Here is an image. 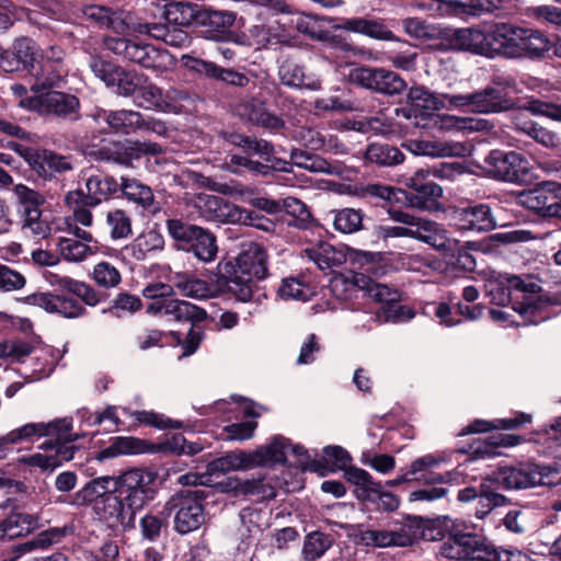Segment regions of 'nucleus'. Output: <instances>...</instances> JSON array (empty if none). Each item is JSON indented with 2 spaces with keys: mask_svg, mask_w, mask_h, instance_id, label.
I'll list each match as a JSON object with an SVG mask.
<instances>
[{
  "mask_svg": "<svg viewBox=\"0 0 561 561\" xmlns=\"http://www.w3.org/2000/svg\"><path fill=\"white\" fill-rule=\"evenodd\" d=\"M511 30L512 25L500 23L495 24L489 32H484L483 56L502 55L507 58Z\"/></svg>",
  "mask_w": 561,
  "mask_h": 561,
  "instance_id": "nucleus-32",
  "label": "nucleus"
},
{
  "mask_svg": "<svg viewBox=\"0 0 561 561\" xmlns=\"http://www.w3.org/2000/svg\"><path fill=\"white\" fill-rule=\"evenodd\" d=\"M106 49L122 59L137 64L153 71H164L171 64L167 50L151 44L138 42L125 36H105L103 39Z\"/></svg>",
  "mask_w": 561,
  "mask_h": 561,
  "instance_id": "nucleus-4",
  "label": "nucleus"
},
{
  "mask_svg": "<svg viewBox=\"0 0 561 561\" xmlns=\"http://www.w3.org/2000/svg\"><path fill=\"white\" fill-rule=\"evenodd\" d=\"M332 546V539L329 535L320 531L309 534L304 542L302 554L307 561H316L321 558Z\"/></svg>",
  "mask_w": 561,
  "mask_h": 561,
  "instance_id": "nucleus-56",
  "label": "nucleus"
},
{
  "mask_svg": "<svg viewBox=\"0 0 561 561\" xmlns=\"http://www.w3.org/2000/svg\"><path fill=\"white\" fill-rule=\"evenodd\" d=\"M304 252L322 271L340 267L347 260L343 248H336L327 242L306 248Z\"/></svg>",
  "mask_w": 561,
  "mask_h": 561,
  "instance_id": "nucleus-27",
  "label": "nucleus"
},
{
  "mask_svg": "<svg viewBox=\"0 0 561 561\" xmlns=\"http://www.w3.org/2000/svg\"><path fill=\"white\" fill-rule=\"evenodd\" d=\"M444 99L453 108H466L478 114H494L507 112L514 107V101L506 95H500V92L493 88L485 87L479 91L467 94H447Z\"/></svg>",
  "mask_w": 561,
  "mask_h": 561,
  "instance_id": "nucleus-6",
  "label": "nucleus"
},
{
  "mask_svg": "<svg viewBox=\"0 0 561 561\" xmlns=\"http://www.w3.org/2000/svg\"><path fill=\"white\" fill-rule=\"evenodd\" d=\"M135 103L137 106L146 110H163L168 103L164 100V94L160 88L150 82L145 76V81L136 92Z\"/></svg>",
  "mask_w": 561,
  "mask_h": 561,
  "instance_id": "nucleus-48",
  "label": "nucleus"
},
{
  "mask_svg": "<svg viewBox=\"0 0 561 561\" xmlns=\"http://www.w3.org/2000/svg\"><path fill=\"white\" fill-rule=\"evenodd\" d=\"M170 512H175L174 528L185 535L198 529L205 522V513L199 491H183L174 494L167 503Z\"/></svg>",
  "mask_w": 561,
  "mask_h": 561,
  "instance_id": "nucleus-7",
  "label": "nucleus"
},
{
  "mask_svg": "<svg viewBox=\"0 0 561 561\" xmlns=\"http://www.w3.org/2000/svg\"><path fill=\"white\" fill-rule=\"evenodd\" d=\"M551 43L540 31L512 25L507 58L540 57Z\"/></svg>",
  "mask_w": 561,
  "mask_h": 561,
  "instance_id": "nucleus-13",
  "label": "nucleus"
},
{
  "mask_svg": "<svg viewBox=\"0 0 561 561\" xmlns=\"http://www.w3.org/2000/svg\"><path fill=\"white\" fill-rule=\"evenodd\" d=\"M503 0H455L449 1L455 14L481 15L499 9Z\"/></svg>",
  "mask_w": 561,
  "mask_h": 561,
  "instance_id": "nucleus-54",
  "label": "nucleus"
},
{
  "mask_svg": "<svg viewBox=\"0 0 561 561\" xmlns=\"http://www.w3.org/2000/svg\"><path fill=\"white\" fill-rule=\"evenodd\" d=\"M433 124L444 130H463L480 131L489 130L492 125L485 119H476L473 117H459L454 115H435L432 117Z\"/></svg>",
  "mask_w": 561,
  "mask_h": 561,
  "instance_id": "nucleus-34",
  "label": "nucleus"
},
{
  "mask_svg": "<svg viewBox=\"0 0 561 561\" xmlns=\"http://www.w3.org/2000/svg\"><path fill=\"white\" fill-rule=\"evenodd\" d=\"M236 13L227 10H213L201 7L197 25L210 31H222L233 25Z\"/></svg>",
  "mask_w": 561,
  "mask_h": 561,
  "instance_id": "nucleus-46",
  "label": "nucleus"
},
{
  "mask_svg": "<svg viewBox=\"0 0 561 561\" xmlns=\"http://www.w3.org/2000/svg\"><path fill=\"white\" fill-rule=\"evenodd\" d=\"M144 81V75H139L136 71H128L121 67L112 87L116 88L118 95L131 96L137 92Z\"/></svg>",
  "mask_w": 561,
  "mask_h": 561,
  "instance_id": "nucleus-59",
  "label": "nucleus"
},
{
  "mask_svg": "<svg viewBox=\"0 0 561 561\" xmlns=\"http://www.w3.org/2000/svg\"><path fill=\"white\" fill-rule=\"evenodd\" d=\"M332 214L335 230L351 234L363 229L364 213L360 209L343 208L333 210Z\"/></svg>",
  "mask_w": 561,
  "mask_h": 561,
  "instance_id": "nucleus-50",
  "label": "nucleus"
},
{
  "mask_svg": "<svg viewBox=\"0 0 561 561\" xmlns=\"http://www.w3.org/2000/svg\"><path fill=\"white\" fill-rule=\"evenodd\" d=\"M453 220L462 231L486 232L496 227L492 209L486 204L456 208L453 211Z\"/></svg>",
  "mask_w": 561,
  "mask_h": 561,
  "instance_id": "nucleus-17",
  "label": "nucleus"
},
{
  "mask_svg": "<svg viewBox=\"0 0 561 561\" xmlns=\"http://www.w3.org/2000/svg\"><path fill=\"white\" fill-rule=\"evenodd\" d=\"M27 164L44 180H51L54 173H65L73 169L71 157L48 149H38L37 152L27 153Z\"/></svg>",
  "mask_w": 561,
  "mask_h": 561,
  "instance_id": "nucleus-18",
  "label": "nucleus"
},
{
  "mask_svg": "<svg viewBox=\"0 0 561 561\" xmlns=\"http://www.w3.org/2000/svg\"><path fill=\"white\" fill-rule=\"evenodd\" d=\"M342 28L367 35L376 39H391L392 33L380 22L363 18L347 19Z\"/></svg>",
  "mask_w": 561,
  "mask_h": 561,
  "instance_id": "nucleus-45",
  "label": "nucleus"
},
{
  "mask_svg": "<svg viewBox=\"0 0 561 561\" xmlns=\"http://www.w3.org/2000/svg\"><path fill=\"white\" fill-rule=\"evenodd\" d=\"M367 282V275L363 273H355L351 278L340 274L331 279L330 290L337 299L348 300L356 297V293L360 287H365Z\"/></svg>",
  "mask_w": 561,
  "mask_h": 561,
  "instance_id": "nucleus-37",
  "label": "nucleus"
},
{
  "mask_svg": "<svg viewBox=\"0 0 561 561\" xmlns=\"http://www.w3.org/2000/svg\"><path fill=\"white\" fill-rule=\"evenodd\" d=\"M174 287L184 296L192 298H207L211 294L209 285L192 275H176L173 279Z\"/></svg>",
  "mask_w": 561,
  "mask_h": 561,
  "instance_id": "nucleus-53",
  "label": "nucleus"
},
{
  "mask_svg": "<svg viewBox=\"0 0 561 561\" xmlns=\"http://www.w3.org/2000/svg\"><path fill=\"white\" fill-rule=\"evenodd\" d=\"M89 68L96 78L110 87L113 85L121 66L105 60L99 56H92L89 61Z\"/></svg>",
  "mask_w": 561,
  "mask_h": 561,
  "instance_id": "nucleus-63",
  "label": "nucleus"
},
{
  "mask_svg": "<svg viewBox=\"0 0 561 561\" xmlns=\"http://www.w3.org/2000/svg\"><path fill=\"white\" fill-rule=\"evenodd\" d=\"M463 561H496L497 548L482 537L472 533H459Z\"/></svg>",
  "mask_w": 561,
  "mask_h": 561,
  "instance_id": "nucleus-21",
  "label": "nucleus"
},
{
  "mask_svg": "<svg viewBox=\"0 0 561 561\" xmlns=\"http://www.w3.org/2000/svg\"><path fill=\"white\" fill-rule=\"evenodd\" d=\"M188 247L194 255L204 262L213 261L217 254L215 236L203 228L198 229Z\"/></svg>",
  "mask_w": 561,
  "mask_h": 561,
  "instance_id": "nucleus-52",
  "label": "nucleus"
},
{
  "mask_svg": "<svg viewBox=\"0 0 561 561\" xmlns=\"http://www.w3.org/2000/svg\"><path fill=\"white\" fill-rule=\"evenodd\" d=\"M165 314L173 317L180 322L199 323L207 318V312L188 301L180 299H169L165 305Z\"/></svg>",
  "mask_w": 561,
  "mask_h": 561,
  "instance_id": "nucleus-38",
  "label": "nucleus"
},
{
  "mask_svg": "<svg viewBox=\"0 0 561 561\" xmlns=\"http://www.w3.org/2000/svg\"><path fill=\"white\" fill-rule=\"evenodd\" d=\"M430 170L419 169L413 175L404 180L405 186L411 192H404L405 204L420 210H434L437 207L438 199L443 196V188L427 181Z\"/></svg>",
  "mask_w": 561,
  "mask_h": 561,
  "instance_id": "nucleus-9",
  "label": "nucleus"
},
{
  "mask_svg": "<svg viewBox=\"0 0 561 561\" xmlns=\"http://www.w3.org/2000/svg\"><path fill=\"white\" fill-rule=\"evenodd\" d=\"M13 194L16 198L19 216L42 211V207L46 202L43 194L21 183L13 186Z\"/></svg>",
  "mask_w": 561,
  "mask_h": 561,
  "instance_id": "nucleus-44",
  "label": "nucleus"
},
{
  "mask_svg": "<svg viewBox=\"0 0 561 561\" xmlns=\"http://www.w3.org/2000/svg\"><path fill=\"white\" fill-rule=\"evenodd\" d=\"M20 219L25 236L43 239L50 233V226L43 218V210L21 215Z\"/></svg>",
  "mask_w": 561,
  "mask_h": 561,
  "instance_id": "nucleus-58",
  "label": "nucleus"
},
{
  "mask_svg": "<svg viewBox=\"0 0 561 561\" xmlns=\"http://www.w3.org/2000/svg\"><path fill=\"white\" fill-rule=\"evenodd\" d=\"M494 481L491 478L484 479L480 484L481 494L478 497L476 517L482 519L494 508L506 504V496L500 494L493 489Z\"/></svg>",
  "mask_w": 561,
  "mask_h": 561,
  "instance_id": "nucleus-41",
  "label": "nucleus"
},
{
  "mask_svg": "<svg viewBox=\"0 0 561 561\" xmlns=\"http://www.w3.org/2000/svg\"><path fill=\"white\" fill-rule=\"evenodd\" d=\"M92 275L95 283L104 288L116 287L122 280L119 271L108 262L98 263Z\"/></svg>",
  "mask_w": 561,
  "mask_h": 561,
  "instance_id": "nucleus-64",
  "label": "nucleus"
},
{
  "mask_svg": "<svg viewBox=\"0 0 561 561\" xmlns=\"http://www.w3.org/2000/svg\"><path fill=\"white\" fill-rule=\"evenodd\" d=\"M203 216L207 220L218 222H232L241 219L240 207L228 203L226 199L215 195H206L201 198Z\"/></svg>",
  "mask_w": 561,
  "mask_h": 561,
  "instance_id": "nucleus-26",
  "label": "nucleus"
},
{
  "mask_svg": "<svg viewBox=\"0 0 561 561\" xmlns=\"http://www.w3.org/2000/svg\"><path fill=\"white\" fill-rule=\"evenodd\" d=\"M156 473L146 468H133L117 477L92 479L75 494V503H93L100 522L112 529H135L136 516L154 499Z\"/></svg>",
  "mask_w": 561,
  "mask_h": 561,
  "instance_id": "nucleus-1",
  "label": "nucleus"
},
{
  "mask_svg": "<svg viewBox=\"0 0 561 561\" xmlns=\"http://www.w3.org/2000/svg\"><path fill=\"white\" fill-rule=\"evenodd\" d=\"M531 421V415L526 413H519L515 417L499 419L492 423L486 421H476L471 423L466 433H483L491 428H503L511 430L517 428Z\"/></svg>",
  "mask_w": 561,
  "mask_h": 561,
  "instance_id": "nucleus-55",
  "label": "nucleus"
},
{
  "mask_svg": "<svg viewBox=\"0 0 561 561\" xmlns=\"http://www.w3.org/2000/svg\"><path fill=\"white\" fill-rule=\"evenodd\" d=\"M540 286L531 278H522L517 275H511L505 278L490 290L493 296V301L497 305L505 306L513 297V294H537L540 291Z\"/></svg>",
  "mask_w": 561,
  "mask_h": 561,
  "instance_id": "nucleus-22",
  "label": "nucleus"
},
{
  "mask_svg": "<svg viewBox=\"0 0 561 561\" xmlns=\"http://www.w3.org/2000/svg\"><path fill=\"white\" fill-rule=\"evenodd\" d=\"M412 239L430 244L432 248L451 254L458 249L459 242L447 236V231L436 221L417 217L412 227Z\"/></svg>",
  "mask_w": 561,
  "mask_h": 561,
  "instance_id": "nucleus-16",
  "label": "nucleus"
},
{
  "mask_svg": "<svg viewBox=\"0 0 561 561\" xmlns=\"http://www.w3.org/2000/svg\"><path fill=\"white\" fill-rule=\"evenodd\" d=\"M558 469L535 462L501 467L490 477L505 489L522 490L537 485L556 484Z\"/></svg>",
  "mask_w": 561,
  "mask_h": 561,
  "instance_id": "nucleus-5",
  "label": "nucleus"
},
{
  "mask_svg": "<svg viewBox=\"0 0 561 561\" xmlns=\"http://www.w3.org/2000/svg\"><path fill=\"white\" fill-rule=\"evenodd\" d=\"M345 479L356 486L355 496L360 501L376 502V495L379 494L381 483L364 469L350 467L345 470Z\"/></svg>",
  "mask_w": 561,
  "mask_h": 561,
  "instance_id": "nucleus-30",
  "label": "nucleus"
},
{
  "mask_svg": "<svg viewBox=\"0 0 561 561\" xmlns=\"http://www.w3.org/2000/svg\"><path fill=\"white\" fill-rule=\"evenodd\" d=\"M366 160L380 165H396L403 161V153L388 144H371L366 149Z\"/></svg>",
  "mask_w": 561,
  "mask_h": 561,
  "instance_id": "nucleus-49",
  "label": "nucleus"
},
{
  "mask_svg": "<svg viewBox=\"0 0 561 561\" xmlns=\"http://www.w3.org/2000/svg\"><path fill=\"white\" fill-rule=\"evenodd\" d=\"M228 291L242 302L251 301L256 282L267 276V254L257 243H249L234 262L219 264Z\"/></svg>",
  "mask_w": 561,
  "mask_h": 561,
  "instance_id": "nucleus-2",
  "label": "nucleus"
},
{
  "mask_svg": "<svg viewBox=\"0 0 561 561\" xmlns=\"http://www.w3.org/2000/svg\"><path fill=\"white\" fill-rule=\"evenodd\" d=\"M444 95L438 98L422 87H413L407 95L411 108H397L396 112L398 115L402 114L405 118H410L412 115L416 116L417 112L440 110L446 106L447 102Z\"/></svg>",
  "mask_w": 561,
  "mask_h": 561,
  "instance_id": "nucleus-23",
  "label": "nucleus"
},
{
  "mask_svg": "<svg viewBox=\"0 0 561 561\" xmlns=\"http://www.w3.org/2000/svg\"><path fill=\"white\" fill-rule=\"evenodd\" d=\"M422 517L413 516L408 517L404 523H396L392 527L385 528L386 548L413 545L422 533Z\"/></svg>",
  "mask_w": 561,
  "mask_h": 561,
  "instance_id": "nucleus-24",
  "label": "nucleus"
},
{
  "mask_svg": "<svg viewBox=\"0 0 561 561\" xmlns=\"http://www.w3.org/2000/svg\"><path fill=\"white\" fill-rule=\"evenodd\" d=\"M561 192V184L554 181H545L533 190L525 191L520 194V203L533 211L543 217L551 215L553 202Z\"/></svg>",
  "mask_w": 561,
  "mask_h": 561,
  "instance_id": "nucleus-19",
  "label": "nucleus"
},
{
  "mask_svg": "<svg viewBox=\"0 0 561 561\" xmlns=\"http://www.w3.org/2000/svg\"><path fill=\"white\" fill-rule=\"evenodd\" d=\"M367 284L365 287H360L362 291H365L375 301L386 305L387 302H393L400 300V293L397 289H392L387 285L376 283L369 276H367Z\"/></svg>",
  "mask_w": 561,
  "mask_h": 561,
  "instance_id": "nucleus-62",
  "label": "nucleus"
},
{
  "mask_svg": "<svg viewBox=\"0 0 561 561\" xmlns=\"http://www.w3.org/2000/svg\"><path fill=\"white\" fill-rule=\"evenodd\" d=\"M484 32L477 28H460L454 32L451 45L460 50L483 55Z\"/></svg>",
  "mask_w": 561,
  "mask_h": 561,
  "instance_id": "nucleus-47",
  "label": "nucleus"
},
{
  "mask_svg": "<svg viewBox=\"0 0 561 561\" xmlns=\"http://www.w3.org/2000/svg\"><path fill=\"white\" fill-rule=\"evenodd\" d=\"M87 19L95 21L101 27L112 30L116 34L125 35L126 25L128 23V14L122 16L117 12H113L108 8L101 5H89L83 9Z\"/></svg>",
  "mask_w": 561,
  "mask_h": 561,
  "instance_id": "nucleus-31",
  "label": "nucleus"
},
{
  "mask_svg": "<svg viewBox=\"0 0 561 561\" xmlns=\"http://www.w3.org/2000/svg\"><path fill=\"white\" fill-rule=\"evenodd\" d=\"M105 226L112 240L128 239L133 234L131 215L122 208L106 211Z\"/></svg>",
  "mask_w": 561,
  "mask_h": 561,
  "instance_id": "nucleus-35",
  "label": "nucleus"
},
{
  "mask_svg": "<svg viewBox=\"0 0 561 561\" xmlns=\"http://www.w3.org/2000/svg\"><path fill=\"white\" fill-rule=\"evenodd\" d=\"M515 128L525 135L531 137L538 144L553 148L558 146L559 139L557 134L540 126L539 124L531 121H522L520 117H516L514 122Z\"/></svg>",
  "mask_w": 561,
  "mask_h": 561,
  "instance_id": "nucleus-51",
  "label": "nucleus"
},
{
  "mask_svg": "<svg viewBox=\"0 0 561 561\" xmlns=\"http://www.w3.org/2000/svg\"><path fill=\"white\" fill-rule=\"evenodd\" d=\"M278 78L282 84L293 89H307L317 91L321 89L318 76L307 72L305 68L293 60H284L278 68Z\"/></svg>",
  "mask_w": 561,
  "mask_h": 561,
  "instance_id": "nucleus-20",
  "label": "nucleus"
},
{
  "mask_svg": "<svg viewBox=\"0 0 561 561\" xmlns=\"http://www.w3.org/2000/svg\"><path fill=\"white\" fill-rule=\"evenodd\" d=\"M20 106L34 110L41 115L76 119L80 111V101L73 94L49 90L28 99L26 102L21 101Z\"/></svg>",
  "mask_w": 561,
  "mask_h": 561,
  "instance_id": "nucleus-8",
  "label": "nucleus"
},
{
  "mask_svg": "<svg viewBox=\"0 0 561 561\" xmlns=\"http://www.w3.org/2000/svg\"><path fill=\"white\" fill-rule=\"evenodd\" d=\"M485 161L489 164V171L496 179L506 182L524 181L530 169L528 160L516 151L494 150L490 152Z\"/></svg>",
  "mask_w": 561,
  "mask_h": 561,
  "instance_id": "nucleus-14",
  "label": "nucleus"
},
{
  "mask_svg": "<svg viewBox=\"0 0 561 561\" xmlns=\"http://www.w3.org/2000/svg\"><path fill=\"white\" fill-rule=\"evenodd\" d=\"M201 5L186 1L170 3L165 10V18L170 23L179 26L197 25Z\"/></svg>",
  "mask_w": 561,
  "mask_h": 561,
  "instance_id": "nucleus-43",
  "label": "nucleus"
},
{
  "mask_svg": "<svg viewBox=\"0 0 561 561\" xmlns=\"http://www.w3.org/2000/svg\"><path fill=\"white\" fill-rule=\"evenodd\" d=\"M282 209L293 217V220L288 222L289 226L305 229L311 222L312 216L308 207L296 197L284 198L282 202Z\"/></svg>",
  "mask_w": 561,
  "mask_h": 561,
  "instance_id": "nucleus-57",
  "label": "nucleus"
},
{
  "mask_svg": "<svg viewBox=\"0 0 561 561\" xmlns=\"http://www.w3.org/2000/svg\"><path fill=\"white\" fill-rule=\"evenodd\" d=\"M36 518L26 513H13L0 523V540H11L28 534L35 526Z\"/></svg>",
  "mask_w": 561,
  "mask_h": 561,
  "instance_id": "nucleus-36",
  "label": "nucleus"
},
{
  "mask_svg": "<svg viewBox=\"0 0 561 561\" xmlns=\"http://www.w3.org/2000/svg\"><path fill=\"white\" fill-rule=\"evenodd\" d=\"M90 206H98L119 190V183L111 175L93 174L85 181Z\"/></svg>",
  "mask_w": 561,
  "mask_h": 561,
  "instance_id": "nucleus-33",
  "label": "nucleus"
},
{
  "mask_svg": "<svg viewBox=\"0 0 561 561\" xmlns=\"http://www.w3.org/2000/svg\"><path fill=\"white\" fill-rule=\"evenodd\" d=\"M165 314L173 317L180 322L199 323L207 318V312L188 301L180 299H169L165 305Z\"/></svg>",
  "mask_w": 561,
  "mask_h": 561,
  "instance_id": "nucleus-39",
  "label": "nucleus"
},
{
  "mask_svg": "<svg viewBox=\"0 0 561 561\" xmlns=\"http://www.w3.org/2000/svg\"><path fill=\"white\" fill-rule=\"evenodd\" d=\"M163 247V236L151 229L139 233L130 243L125 245L124 253L135 261H144L149 253L161 251Z\"/></svg>",
  "mask_w": 561,
  "mask_h": 561,
  "instance_id": "nucleus-28",
  "label": "nucleus"
},
{
  "mask_svg": "<svg viewBox=\"0 0 561 561\" xmlns=\"http://www.w3.org/2000/svg\"><path fill=\"white\" fill-rule=\"evenodd\" d=\"M146 443L135 437H115L112 443L99 453V459H111L122 455H137L146 453Z\"/></svg>",
  "mask_w": 561,
  "mask_h": 561,
  "instance_id": "nucleus-40",
  "label": "nucleus"
},
{
  "mask_svg": "<svg viewBox=\"0 0 561 561\" xmlns=\"http://www.w3.org/2000/svg\"><path fill=\"white\" fill-rule=\"evenodd\" d=\"M403 147L413 154L433 158L460 156L465 151V147L459 142H443L438 140L411 139L404 142Z\"/></svg>",
  "mask_w": 561,
  "mask_h": 561,
  "instance_id": "nucleus-25",
  "label": "nucleus"
},
{
  "mask_svg": "<svg viewBox=\"0 0 561 561\" xmlns=\"http://www.w3.org/2000/svg\"><path fill=\"white\" fill-rule=\"evenodd\" d=\"M71 423L67 419L49 423H27L0 437V447L9 444H19L33 437L57 435L58 439L77 440L78 434H70Z\"/></svg>",
  "mask_w": 561,
  "mask_h": 561,
  "instance_id": "nucleus-11",
  "label": "nucleus"
},
{
  "mask_svg": "<svg viewBox=\"0 0 561 561\" xmlns=\"http://www.w3.org/2000/svg\"><path fill=\"white\" fill-rule=\"evenodd\" d=\"M351 78L366 89L387 95L400 94L407 88V82L398 73L383 68H356Z\"/></svg>",
  "mask_w": 561,
  "mask_h": 561,
  "instance_id": "nucleus-12",
  "label": "nucleus"
},
{
  "mask_svg": "<svg viewBox=\"0 0 561 561\" xmlns=\"http://www.w3.org/2000/svg\"><path fill=\"white\" fill-rule=\"evenodd\" d=\"M161 147L154 142H121L113 141L91 151V157L96 161L113 162L122 165H130L134 160L142 154H157Z\"/></svg>",
  "mask_w": 561,
  "mask_h": 561,
  "instance_id": "nucleus-10",
  "label": "nucleus"
},
{
  "mask_svg": "<svg viewBox=\"0 0 561 561\" xmlns=\"http://www.w3.org/2000/svg\"><path fill=\"white\" fill-rule=\"evenodd\" d=\"M70 295L71 294L66 291L55 294L56 307L54 309V313H57L67 319H75L83 316L85 311L84 307L78 301L77 298Z\"/></svg>",
  "mask_w": 561,
  "mask_h": 561,
  "instance_id": "nucleus-61",
  "label": "nucleus"
},
{
  "mask_svg": "<svg viewBox=\"0 0 561 561\" xmlns=\"http://www.w3.org/2000/svg\"><path fill=\"white\" fill-rule=\"evenodd\" d=\"M286 442L273 438L270 444L254 451L234 450L227 453L208 463L211 474H225L230 471L249 470L261 466H274L285 462Z\"/></svg>",
  "mask_w": 561,
  "mask_h": 561,
  "instance_id": "nucleus-3",
  "label": "nucleus"
},
{
  "mask_svg": "<svg viewBox=\"0 0 561 561\" xmlns=\"http://www.w3.org/2000/svg\"><path fill=\"white\" fill-rule=\"evenodd\" d=\"M57 248L68 262H82L96 252V247L76 238H59Z\"/></svg>",
  "mask_w": 561,
  "mask_h": 561,
  "instance_id": "nucleus-42",
  "label": "nucleus"
},
{
  "mask_svg": "<svg viewBox=\"0 0 561 561\" xmlns=\"http://www.w3.org/2000/svg\"><path fill=\"white\" fill-rule=\"evenodd\" d=\"M119 191L123 196L144 209L156 211L154 195L150 186L134 178L122 176Z\"/></svg>",
  "mask_w": 561,
  "mask_h": 561,
  "instance_id": "nucleus-29",
  "label": "nucleus"
},
{
  "mask_svg": "<svg viewBox=\"0 0 561 561\" xmlns=\"http://www.w3.org/2000/svg\"><path fill=\"white\" fill-rule=\"evenodd\" d=\"M169 26L160 23L140 22L128 14V23L126 25V34L135 33L139 35H149L150 37L159 41H165L168 36Z\"/></svg>",
  "mask_w": 561,
  "mask_h": 561,
  "instance_id": "nucleus-60",
  "label": "nucleus"
},
{
  "mask_svg": "<svg viewBox=\"0 0 561 561\" xmlns=\"http://www.w3.org/2000/svg\"><path fill=\"white\" fill-rule=\"evenodd\" d=\"M106 118L111 129L126 135L136 131H151L164 136L168 131L163 122L145 117L141 113L133 110L112 111L111 114L106 115Z\"/></svg>",
  "mask_w": 561,
  "mask_h": 561,
  "instance_id": "nucleus-15",
  "label": "nucleus"
}]
</instances>
